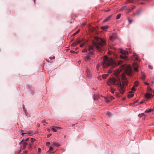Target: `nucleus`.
I'll list each match as a JSON object with an SVG mask.
<instances>
[{"label":"nucleus","instance_id":"f257e3e1","mask_svg":"<svg viewBox=\"0 0 154 154\" xmlns=\"http://www.w3.org/2000/svg\"><path fill=\"white\" fill-rule=\"evenodd\" d=\"M106 44L105 40L102 38H98L93 43L94 46H89L88 48H85L82 50V53H87L85 55H82V57L86 62H90L94 60V55L95 53V48L99 51H101L103 46Z\"/></svg>","mask_w":154,"mask_h":154},{"label":"nucleus","instance_id":"f03ea898","mask_svg":"<svg viewBox=\"0 0 154 154\" xmlns=\"http://www.w3.org/2000/svg\"><path fill=\"white\" fill-rule=\"evenodd\" d=\"M122 84L119 78L110 79L107 83L109 85H115L116 86L120 93L123 94L125 91V87L128 84V81L124 75L122 76Z\"/></svg>","mask_w":154,"mask_h":154},{"label":"nucleus","instance_id":"7ed1b4c3","mask_svg":"<svg viewBox=\"0 0 154 154\" xmlns=\"http://www.w3.org/2000/svg\"><path fill=\"white\" fill-rule=\"evenodd\" d=\"M122 63V61L121 60H120L116 63L112 58L108 57L107 56H104L103 58L102 66L103 68L109 67L111 69L121 65Z\"/></svg>","mask_w":154,"mask_h":154},{"label":"nucleus","instance_id":"20e7f679","mask_svg":"<svg viewBox=\"0 0 154 154\" xmlns=\"http://www.w3.org/2000/svg\"><path fill=\"white\" fill-rule=\"evenodd\" d=\"M121 53L122 55L120 56L121 58L125 60L127 59V55L129 53H131L130 50L128 51L127 50H122Z\"/></svg>","mask_w":154,"mask_h":154},{"label":"nucleus","instance_id":"39448f33","mask_svg":"<svg viewBox=\"0 0 154 154\" xmlns=\"http://www.w3.org/2000/svg\"><path fill=\"white\" fill-rule=\"evenodd\" d=\"M132 60L135 61H139L138 57L136 54L134 53L132 57Z\"/></svg>","mask_w":154,"mask_h":154},{"label":"nucleus","instance_id":"423d86ee","mask_svg":"<svg viewBox=\"0 0 154 154\" xmlns=\"http://www.w3.org/2000/svg\"><path fill=\"white\" fill-rule=\"evenodd\" d=\"M81 42V40L79 39L78 38H77L76 41L73 42L72 45L71 46H75L77 44Z\"/></svg>","mask_w":154,"mask_h":154},{"label":"nucleus","instance_id":"0eeeda50","mask_svg":"<svg viewBox=\"0 0 154 154\" xmlns=\"http://www.w3.org/2000/svg\"><path fill=\"white\" fill-rule=\"evenodd\" d=\"M133 66L134 69V71L136 72H137L138 71V65L135 63H134L133 64Z\"/></svg>","mask_w":154,"mask_h":154},{"label":"nucleus","instance_id":"6e6552de","mask_svg":"<svg viewBox=\"0 0 154 154\" xmlns=\"http://www.w3.org/2000/svg\"><path fill=\"white\" fill-rule=\"evenodd\" d=\"M86 74L87 76L89 77L91 74V72L89 68H87L86 71Z\"/></svg>","mask_w":154,"mask_h":154},{"label":"nucleus","instance_id":"1a4fd4ad","mask_svg":"<svg viewBox=\"0 0 154 154\" xmlns=\"http://www.w3.org/2000/svg\"><path fill=\"white\" fill-rule=\"evenodd\" d=\"M117 38L116 34L115 33L113 34L112 36H110V39L112 40H113Z\"/></svg>","mask_w":154,"mask_h":154},{"label":"nucleus","instance_id":"9d476101","mask_svg":"<svg viewBox=\"0 0 154 154\" xmlns=\"http://www.w3.org/2000/svg\"><path fill=\"white\" fill-rule=\"evenodd\" d=\"M135 8V6H133L131 8H127V13L133 10Z\"/></svg>","mask_w":154,"mask_h":154},{"label":"nucleus","instance_id":"9b49d317","mask_svg":"<svg viewBox=\"0 0 154 154\" xmlns=\"http://www.w3.org/2000/svg\"><path fill=\"white\" fill-rule=\"evenodd\" d=\"M145 97L146 98H149L151 97H152V94L148 93L146 94Z\"/></svg>","mask_w":154,"mask_h":154},{"label":"nucleus","instance_id":"f8f14e48","mask_svg":"<svg viewBox=\"0 0 154 154\" xmlns=\"http://www.w3.org/2000/svg\"><path fill=\"white\" fill-rule=\"evenodd\" d=\"M60 129V128L59 127H56L55 128H51V130H52L54 132H56L57 131V130H59Z\"/></svg>","mask_w":154,"mask_h":154},{"label":"nucleus","instance_id":"ddd939ff","mask_svg":"<svg viewBox=\"0 0 154 154\" xmlns=\"http://www.w3.org/2000/svg\"><path fill=\"white\" fill-rule=\"evenodd\" d=\"M112 15H110L107 18L105 19L103 21V22L105 23L107 22L110 20L111 17Z\"/></svg>","mask_w":154,"mask_h":154},{"label":"nucleus","instance_id":"4468645a","mask_svg":"<svg viewBox=\"0 0 154 154\" xmlns=\"http://www.w3.org/2000/svg\"><path fill=\"white\" fill-rule=\"evenodd\" d=\"M46 145L48 147H50L51 146H52L53 142H47L46 143Z\"/></svg>","mask_w":154,"mask_h":154},{"label":"nucleus","instance_id":"2eb2a0df","mask_svg":"<svg viewBox=\"0 0 154 154\" xmlns=\"http://www.w3.org/2000/svg\"><path fill=\"white\" fill-rule=\"evenodd\" d=\"M52 146H53L54 147L59 146H60V145L59 144L56 143H53Z\"/></svg>","mask_w":154,"mask_h":154},{"label":"nucleus","instance_id":"dca6fc26","mask_svg":"<svg viewBox=\"0 0 154 154\" xmlns=\"http://www.w3.org/2000/svg\"><path fill=\"white\" fill-rule=\"evenodd\" d=\"M128 72L127 71H126V73H127L128 75H130L131 73V69L130 67L128 68Z\"/></svg>","mask_w":154,"mask_h":154},{"label":"nucleus","instance_id":"f3484780","mask_svg":"<svg viewBox=\"0 0 154 154\" xmlns=\"http://www.w3.org/2000/svg\"><path fill=\"white\" fill-rule=\"evenodd\" d=\"M54 149L53 147V146H50V148L49 150L48 151V152H49V153H51L52 152H51V151L53 150Z\"/></svg>","mask_w":154,"mask_h":154},{"label":"nucleus","instance_id":"a211bd4d","mask_svg":"<svg viewBox=\"0 0 154 154\" xmlns=\"http://www.w3.org/2000/svg\"><path fill=\"white\" fill-rule=\"evenodd\" d=\"M153 109H149L148 110H146L145 111V112L146 113H149L151 112L152 111H153Z\"/></svg>","mask_w":154,"mask_h":154},{"label":"nucleus","instance_id":"6ab92c4d","mask_svg":"<svg viewBox=\"0 0 154 154\" xmlns=\"http://www.w3.org/2000/svg\"><path fill=\"white\" fill-rule=\"evenodd\" d=\"M32 143H30L29 146V150L31 151L32 148Z\"/></svg>","mask_w":154,"mask_h":154},{"label":"nucleus","instance_id":"aec40b11","mask_svg":"<svg viewBox=\"0 0 154 154\" xmlns=\"http://www.w3.org/2000/svg\"><path fill=\"white\" fill-rule=\"evenodd\" d=\"M109 27L108 26H103L101 27V29L103 30H105L106 29H107Z\"/></svg>","mask_w":154,"mask_h":154},{"label":"nucleus","instance_id":"412c9836","mask_svg":"<svg viewBox=\"0 0 154 154\" xmlns=\"http://www.w3.org/2000/svg\"><path fill=\"white\" fill-rule=\"evenodd\" d=\"M108 74H104L103 75H102V77L103 79H106V77L108 76Z\"/></svg>","mask_w":154,"mask_h":154},{"label":"nucleus","instance_id":"4be33fe9","mask_svg":"<svg viewBox=\"0 0 154 154\" xmlns=\"http://www.w3.org/2000/svg\"><path fill=\"white\" fill-rule=\"evenodd\" d=\"M28 144V143L26 142H24L23 143V146L24 149L26 148V145Z\"/></svg>","mask_w":154,"mask_h":154},{"label":"nucleus","instance_id":"5701e85b","mask_svg":"<svg viewBox=\"0 0 154 154\" xmlns=\"http://www.w3.org/2000/svg\"><path fill=\"white\" fill-rule=\"evenodd\" d=\"M110 101L109 98H105V101L106 103H108Z\"/></svg>","mask_w":154,"mask_h":154},{"label":"nucleus","instance_id":"b1692460","mask_svg":"<svg viewBox=\"0 0 154 154\" xmlns=\"http://www.w3.org/2000/svg\"><path fill=\"white\" fill-rule=\"evenodd\" d=\"M145 116V115L143 113H142L141 114H139L138 115V116L140 118L141 117L143 116Z\"/></svg>","mask_w":154,"mask_h":154},{"label":"nucleus","instance_id":"393cba45","mask_svg":"<svg viewBox=\"0 0 154 154\" xmlns=\"http://www.w3.org/2000/svg\"><path fill=\"white\" fill-rule=\"evenodd\" d=\"M35 139L31 138L30 139V141L31 142L30 143H32L33 144V143L35 141Z\"/></svg>","mask_w":154,"mask_h":154},{"label":"nucleus","instance_id":"a878e982","mask_svg":"<svg viewBox=\"0 0 154 154\" xmlns=\"http://www.w3.org/2000/svg\"><path fill=\"white\" fill-rule=\"evenodd\" d=\"M122 69H121L120 70H118L116 72V75H118L119 73H120V72L121 71Z\"/></svg>","mask_w":154,"mask_h":154},{"label":"nucleus","instance_id":"bb28decb","mask_svg":"<svg viewBox=\"0 0 154 154\" xmlns=\"http://www.w3.org/2000/svg\"><path fill=\"white\" fill-rule=\"evenodd\" d=\"M138 82H136V81L135 82H134V87H137L138 86Z\"/></svg>","mask_w":154,"mask_h":154},{"label":"nucleus","instance_id":"cd10ccee","mask_svg":"<svg viewBox=\"0 0 154 154\" xmlns=\"http://www.w3.org/2000/svg\"><path fill=\"white\" fill-rule=\"evenodd\" d=\"M120 17H121V14H118L117 15V17H116V19H119V18H120Z\"/></svg>","mask_w":154,"mask_h":154},{"label":"nucleus","instance_id":"c85d7f7f","mask_svg":"<svg viewBox=\"0 0 154 154\" xmlns=\"http://www.w3.org/2000/svg\"><path fill=\"white\" fill-rule=\"evenodd\" d=\"M128 20L130 23H131L133 21L132 20L130 19L129 18L128 19Z\"/></svg>","mask_w":154,"mask_h":154},{"label":"nucleus","instance_id":"c756f323","mask_svg":"<svg viewBox=\"0 0 154 154\" xmlns=\"http://www.w3.org/2000/svg\"><path fill=\"white\" fill-rule=\"evenodd\" d=\"M111 92L112 94H114V92L115 91V90L114 89L111 88Z\"/></svg>","mask_w":154,"mask_h":154},{"label":"nucleus","instance_id":"7c9ffc66","mask_svg":"<svg viewBox=\"0 0 154 154\" xmlns=\"http://www.w3.org/2000/svg\"><path fill=\"white\" fill-rule=\"evenodd\" d=\"M140 11H138L137 13H136L135 14V15H137V16H138L139 15V14H140Z\"/></svg>","mask_w":154,"mask_h":154},{"label":"nucleus","instance_id":"2f4dec72","mask_svg":"<svg viewBox=\"0 0 154 154\" xmlns=\"http://www.w3.org/2000/svg\"><path fill=\"white\" fill-rule=\"evenodd\" d=\"M142 73L143 75V77H142L141 79L143 80H145V76H144V73H143L142 72Z\"/></svg>","mask_w":154,"mask_h":154},{"label":"nucleus","instance_id":"473e14b6","mask_svg":"<svg viewBox=\"0 0 154 154\" xmlns=\"http://www.w3.org/2000/svg\"><path fill=\"white\" fill-rule=\"evenodd\" d=\"M134 96V94H131L128 95V97H132Z\"/></svg>","mask_w":154,"mask_h":154},{"label":"nucleus","instance_id":"72a5a7b5","mask_svg":"<svg viewBox=\"0 0 154 154\" xmlns=\"http://www.w3.org/2000/svg\"><path fill=\"white\" fill-rule=\"evenodd\" d=\"M109 99L110 100H112L115 99V97L113 96H111Z\"/></svg>","mask_w":154,"mask_h":154},{"label":"nucleus","instance_id":"f704fd0d","mask_svg":"<svg viewBox=\"0 0 154 154\" xmlns=\"http://www.w3.org/2000/svg\"><path fill=\"white\" fill-rule=\"evenodd\" d=\"M80 31V29H79L76 31V32L73 34V35H75L77 33H78Z\"/></svg>","mask_w":154,"mask_h":154},{"label":"nucleus","instance_id":"c9c22d12","mask_svg":"<svg viewBox=\"0 0 154 154\" xmlns=\"http://www.w3.org/2000/svg\"><path fill=\"white\" fill-rule=\"evenodd\" d=\"M112 113H111L109 112H107L106 113V115L108 116H111V115Z\"/></svg>","mask_w":154,"mask_h":154},{"label":"nucleus","instance_id":"e433bc0d","mask_svg":"<svg viewBox=\"0 0 154 154\" xmlns=\"http://www.w3.org/2000/svg\"><path fill=\"white\" fill-rule=\"evenodd\" d=\"M136 89L135 88H134V86L131 88V90L132 91H135Z\"/></svg>","mask_w":154,"mask_h":154},{"label":"nucleus","instance_id":"4c0bfd02","mask_svg":"<svg viewBox=\"0 0 154 154\" xmlns=\"http://www.w3.org/2000/svg\"><path fill=\"white\" fill-rule=\"evenodd\" d=\"M42 123H46V120H42Z\"/></svg>","mask_w":154,"mask_h":154},{"label":"nucleus","instance_id":"58836bf2","mask_svg":"<svg viewBox=\"0 0 154 154\" xmlns=\"http://www.w3.org/2000/svg\"><path fill=\"white\" fill-rule=\"evenodd\" d=\"M49 58L51 60H52L53 59H54L55 58V57L54 56L53 57H50Z\"/></svg>","mask_w":154,"mask_h":154},{"label":"nucleus","instance_id":"ea45409f","mask_svg":"<svg viewBox=\"0 0 154 154\" xmlns=\"http://www.w3.org/2000/svg\"><path fill=\"white\" fill-rule=\"evenodd\" d=\"M127 6L126 5H125V6H123V7H122V8H121V9L122 10H123L125 9V8Z\"/></svg>","mask_w":154,"mask_h":154},{"label":"nucleus","instance_id":"a19ab883","mask_svg":"<svg viewBox=\"0 0 154 154\" xmlns=\"http://www.w3.org/2000/svg\"><path fill=\"white\" fill-rule=\"evenodd\" d=\"M84 46V44H81L80 45V47H82Z\"/></svg>","mask_w":154,"mask_h":154},{"label":"nucleus","instance_id":"79ce46f5","mask_svg":"<svg viewBox=\"0 0 154 154\" xmlns=\"http://www.w3.org/2000/svg\"><path fill=\"white\" fill-rule=\"evenodd\" d=\"M149 68L151 69H152L153 68L152 67V66H151L150 65L149 66Z\"/></svg>","mask_w":154,"mask_h":154},{"label":"nucleus","instance_id":"37998d69","mask_svg":"<svg viewBox=\"0 0 154 154\" xmlns=\"http://www.w3.org/2000/svg\"><path fill=\"white\" fill-rule=\"evenodd\" d=\"M95 95L94 94V95H93L94 99V100H96V98H95Z\"/></svg>","mask_w":154,"mask_h":154},{"label":"nucleus","instance_id":"c03bdc74","mask_svg":"<svg viewBox=\"0 0 154 154\" xmlns=\"http://www.w3.org/2000/svg\"><path fill=\"white\" fill-rule=\"evenodd\" d=\"M23 110L26 113V111L25 110V107H24V106H23Z\"/></svg>","mask_w":154,"mask_h":154},{"label":"nucleus","instance_id":"a18cd8bd","mask_svg":"<svg viewBox=\"0 0 154 154\" xmlns=\"http://www.w3.org/2000/svg\"><path fill=\"white\" fill-rule=\"evenodd\" d=\"M41 150V149L40 148H38V152H40Z\"/></svg>","mask_w":154,"mask_h":154},{"label":"nucleus","instance_id":"49530a36","mask_svg":"<svg viewBox=\"0 0 154 154\" xmlns=\"http://www.w3.org/2000/svg\"><path fill=\"white\" fill-rule=\"evenodd\" d=\"M71 52L72 53H77V52H75L74 51H71Z\"/></svg>","mask_w":154,"mask_h":154},{"label":"nucleus","instance_id":"de8ad7c7","mask_svg":"<svg viewBox=\"0 0 154 154\" xmlns=\"http://www.w3.org/2000/svg\"><path fill=\"white\" fill-rule=\"evenodd\" d=\"M99 68V65H97V66H96V68L97 69V70H98Z\"/></svg>","mask_w":154,"mask_h":154},{"label":"nucleus","instance_id":"09e8293b","mask_svg":"<svg viewBox=\"0 0 154 154\" xmlns=\"http://www.w3.org/2000/svg\"><path fill=\"white\" fill-rule=\"evenodd\" d=\"M25 140L26 141H27L29 140V138H27Z\"/></svg>","mask_w":154,"mask_h":154},{"label":"nucleus","instance_id":"8fccbe9b","mask_svg":"<svg viewBox=\"0 0 154 154\" xmlns=\"http://www.w3.org/2000/svg\"><path fill=\"white\" fill-rule=\"evenodd\" d=\"M100 78H101V76H98L97 77V79H100L101 80V79H100Z\"/></svg>","mask_w":154,"mask_h":154},{"label":"nucleus","instance_id":"3c124183","mask_svg":"<svg viewBox=\"0 0 154 154\" xmlns=\"http://www.w3.org/2000/svg\"><path fill=\"white\" fill-rule=\"evenodd\" d=\"M24 140H23L19 143L20 144L21 143H22L23 142V141Z\"/></svg>","mask_w":154,"mask_h":154},{"label":"nucleus","instance_id":"603ef678","mask_svg":"<svg viewBox=\"0 0 154 154\" xmlns=\"http://www.w3.org/2000/svg\"><path fill=\"white\" fill-rule=\"evenodd\" d=\"M145 85H149V83H148L147 82H145Z\"/></svg>","mask_w":154,"mask_h":154},{"label":"nucleus","instance_id":"864d4df0","mask_svg":"<svg viewBox=\"0 0 154 154\" xmlns=\"http://www.w3.org/2000/svg\"><path fill=\"white\" fill-rule=\"evenodd\" d=\"M27 153H28V152L27 151H26L24 152L25 154H27Z\"/></svg>","mask_w":154,"mask_h":154},{"label":"nucleus","instance_id":"5fc2aeb1","mask_svg":"<svg viewBox=\"0 0 154 154\" xmlns=\"http://www.w3.org/2000/svg\"><path fill=\"white\" fill-rule=\"evenodd\" d=\"M85 24H86V23H82V25H83V26H84V25H85Z\"/></svg>","mask_w":154,"mask_h":154},{"label":"nucleus","instance_id":"6e6d98bb","mask_svg":"<svg viewBox=\"0 0 154 154\" xmlns=\"http://www.w3.org/2000/svg\"><path fill=\"white\" fill-rule=\"evenodd\" d=\"M52 134H48V137H50V136H51V135Z\"/></svg>","mask_w":154,"mask_h":154},{"label":"nucleus","instance_id":"4d7b16f0","mask_svg":"<svg viewBox=\"0 0 154 154\" xmlns=\"http://www.w3.org/2000/svg\"><path fill=\"white\" fill-rule=\"evenodd\" d=\"M37 126L38 127H39L40 126V124H38L37 125Z\"/></svg>","mask_w":154,"mask_h":154},{"label":"nucleus","instance_id":"13d9d810","mask_svg":"<svg viewBox=\"0 0 154 154\" xmlns=\"http://www.w3.org/2000/svg\"><path fill=\"white\" fill-rule=\"evenodd\" d=\"M26 134V133H22V135H23L24 134Z\"/></svg>","mask_w":154,"mask_h":154},{"label":"nucleus","instance_id":"bf43d9fd","mask_svg":"<svg viewBox=\"0 0 154 154\" xmlns=\"http://www.w3.org/2000/svg\"><path fill=\"white\" fill-rule=\"evenodd\" d=\"M50 131V129H48V131Z\"/></svg>","mask_w":154,"mask_h":154},{"label":"nucleus","instance_id":"052dcab7","mask_svg":"<svg viewBox=\"0 0 154 154\" xmlns=\"http://www.w3.org/2000/svg\"><path fill=\"white\" fill-rule=\"evenodd\" d=\"M140 4H144V3H143V2H141L140 3Z\"/></svg>","mask_w":154,"mask_h":154},{"label":"nucleus","instance_id":"680f3d73","mask_svg":"<svg viewBox=\"0 0 154 154\" xmlns=\"http://www.w3.org/2000/svg\"><path fill=\"white\" fill-rule=\"evenodd\" d=\"M142 103H143V102H140V104H142Z\"/></svg>","mask_w":154,"mask_h":154},{"label":"nucleus","instance_id":"e2e57ef3","mask_svg":"<svg viewBox=\"0 0 154 154\" xmlns=\"http://www.w3.org/2000/svg\"><path fill=\"white\" fill-rule=\"evenodd\" d=\"M44 126H45L46 125V124H44Z\"/></svg>","mask_w":154,"mask_h":154},{"label":"nucleus","instance_id":"0e129e2a","mask_svg":"<svg viewBox=\"0 0 154 154\" xmlns=\"http://www.w3.org/2000/svg\"><path fill=\"white\" fill-rule=\"evenodd\" d=\"M122 69L123 68V65H122Z\"/></svg>","mask_w":154,"mask_h":154},{"label":"nucleus","instance_id":"69168bd1","mask_svg":"<svg viewBox=\"0 0 154 154\" xmlns=\"http://www.w3.org/2000/svg\"><path fill=\"white\" fill-rule=\"evenodd\" d=\"M137 101H136V103H137Z\"/></svg>","mask_w":154,"mask_h":154},{"label":"nucleus","instance_id":"338daca9","mask_svg":"<svg viewBox=\"0 0 154 154\" xmlns=\"http://www.w3.org/2000/svg\"><path fill=\"white\" fill-rule=\"evenodd\" d=\"M153 108L154 109V107H153Z\"/></svg>","mask_w":154,"mask_h":154}]
</instances>
